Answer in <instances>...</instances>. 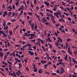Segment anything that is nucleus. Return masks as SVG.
I'll use <instances>...</instances> for the list:
<instances>
[{
  "mask_svg": "<svg viewBox=\"0 0 77 77\" xmlns=\"http://www.w3.org/2000/svg\"><path fill=\"white\" fill-rule=\"evenodd\" d=\"M42 18L43 22L44 23H45V22H47V20H46L45 18L43 17Z\"/></svg>",
  "mask_w": 77,
  "mask_h": 77,
  "instance_id": "11",
  "label": "nucleus"
},
{
  "mask_svg": "<svg viewBox=\"0 0 77 77\" xmlns=\"http://www.w3.org/2000/svg\"><path fill=\"white\" fill-rule=\"evenodd\" d=\"M68 20H70V21H71V19L70 17H68L67 18Z\"/></svg>",
  "mask_w": 77,
  "mask_h": 77,
  "instance_id": "55",
  "label": "nucleus"
},
{
  "mask_svg": "<svg viewBox=\"0 0 77 77\" xmlns=\"http://www.w3.org/2000/svg\"><path fill=\"white\" fill-rule=\"evenodd\" d=\"M69 62H71V57H69Z\"/></svg>",
  "mask_w": 77,
  "mask_h": 77,
  "instance_id": "41",
  "label": "nucleus"
},
{
  "mask_svg": "<svg viewBox=\"0 0 77 77\" xmlns=\"http://www.w3.org/2000/svg\"><path fill=\"white\" fill-rule=\"evenodd\" d=\"M32 66H33L34 69H35L36 68H36L35 67V66H36V65H35V64H34V63L32 64Z\"/></svg>",
  "mask_w": 77,
  "mask_h": 77,
  "instance_id": "31",
  "label": "nucleus"
},
{
  "mask_svg": "<svg viewBox=\"0 0 77 77\" xmlns=\"http://www.w3.org/2000/svg\"><path fill=\"white\" fill-rule=\"evenodd\" d=\"M64 59L66 60H67V59H68V54H66V56L64 57Z\"/></svg>",
  "mask_w": 77,
  "mask_h": 77,
  "instance_id": "15",
  "label": "nucleus"
},
{
  "mask_svg": "<svg viewBox=\"0 0 77 77\" xmlns=\"http://www.w3.org/2000/svg\"><path fill=\"white\" fill-rule=\"evenodd\" d=\"M5 31H6V30H8V27L7 25H6V26L5 27Z\"/></svg>",
  "mask_w": 77,
  "mask_h": 77,
  "instance_id": "20",
  "label": "nucleus"
},
{
  "mask_svg": "<svg viewBox=\"0 0 77 77\" xmlns=\"http://www.w3.org/2000/svg\"><path fill=\"white\" fill-rule=\"evenodd\" d=\"M76 51H74V54H75V56H77V50H76Z\"/></svg>",
  "mask_w": 77,
  "mask_h": 77,
  "instance_id": "22",
  "label": "nucleus"
},
{
  "mask_svg": "<svg viewBox=\"0 0 77 77\" xmlns=\"http://www.w3.org/2000/svg\"><path fill=\"white\" fill-rule=\"evenodd\" d=\"M17 21V20L16 19H13L11 20V22H15Z\"/></svg>",
  "mask_w": 77,
  "mask_h": 77,
  "instance_id": "23",
  "label": "nucleus"
},
{
  "mask_svg": "<svg viewBox=\"0 0 77 77\" xmlns=\"http://www.w3.org/2000/svg\"><path fill=\"white\" fill-rule=\"evenodd\" d=\"M61 33H63L64 32V33H65V31L64 29H63L61 31Z\"/></svg>",
  "mask_w": 77,
  "mask_h": 77,
  "instance_id": "37",
  "label": "nucleus"
},
{
  "mask_svg": "<svg viewBox=\"0 0 77 77\" xmlns=\"http://www.w3.org/2000/svg\"><path fill=\"white\" fill-rule=\"evenodd\" d=\"M72 59L73 62L75 63L76 61V60H75L73 58H72Z\"/></svg>",
  "mask_w": 77,
  "mask_h": 77,
  "instance_id": "39",
  "label": "nucleus"
},
{
  "mask_svg": "<svg viewBox=\"0 0 77 77\" xmlns=\"http://www.w3.org/2000/svg\"><path fill=\"white\" fill-rule=\"evenodd\" d=\"M36 8L37 10H39V7H36Z\"/></svg>",
  "mask_w": 77,
  "mask_h": 77,
  "instance_id": "57",
  "label": "nucleus"
},
{
  "mask_svg": "<svg viewBox=\"0 0 77 77\" xmlns=\"http://www.w3.org/2000/svg\"><path fill=\"white\" fill-rule=\"evenodd\" d=\"M9 33L10 35H12V34H13V33H12V32L11 31H9Z\"/></svg>",
  "mask_w": 77,
  "mask_h": 77,
  "instance_id": "18",
  "label": "nucleus"
},
{
  "mask_svg": "<svg viewBox=\"0 0 77 77\" xmlns=\"http://www.w3.org/2000/svg\"><path fill=\"white\" fill-rule=\"evenodd\" d=\"M9 69L11 71H12V68H11V65H9Z\"/></svg>",
  "mask_w": 77,
  "mask_h": 77,
  "instance_id": "26",
  "label": "nucleus"
},
{
  "mask_svg": "<svg viewBox=\"0 0 77 77\" xmlns=\"http://www.w3.org/2000/svg\"><path fill=\"white\" fill-rule=\"evenodd\" d=\"M44 3L47 6L48 5H50V3L48 2H45Z\"/></svg>",
  "mask_w": 77,
  "mask_h": 77,
  "instance_id": "9",
  "label": "nucleus"
},
{
  "mask_svg": "<svg viewBox=\"0 0 77 77\" xmlns=\"http://www.w3.org/2000/svg\"><path fill=\"white\" fill-rule=\"evenodd\" d=\"M55 45L56 47H58L59 46V44H58V42H57L55 43Z\"/></svg>",
  "mask_w": 77,
  "mask_h": 77,
  "instance_id": "24",
  "label": "nucleus"
},
{
  "mask_svg": "<svg viewBox=\"0 0 77 77\" xmlns=\"http://www.w3.org/2000/svg\"><path fill=\"white\" fill-rule=\"evenodd\" d=\"M53 11H56V8H54L53 9Z\"/></svg>",
  "mask_w": 77,
  "mask_h": 77,
  "instance_id": "63",
  "label": "nucleus"
},
{
  "mask_svg": "<svg viewBox=\"0 0 77 77\" xmlns=\"http://www.w3.org/2000/svg\"><path fill=\"white\" fill-rule=\"evenodd\" d=\"M71 41V39L70 38H68L67 40V42H69Z\"/></svg>",
  "mask_w": 77,
  "mask_h": 77,
  "instance_id": "52",
  "label": "nucleus"
},
{
  "mask_svg": "<svg viewBox=\"0 0 77 77\" xmlns=\"http://www.w3.org/2000/svg\"><path fill=\"white\" fill-rule=\"evenodd\" d=\"M3 25H4V29H5V22L4 21L3 23Z\"/></svg>",
  "mask_w": 77,
  "mask_h": 77,
  "instance_id": "27",
  "label": "nucleus"
},
{
  "mask_svg": "<svg viewBox=\"0 0 77 77\" xmlns=\"http://www.w3.org/2000/svg\"><path fill=\"white\" fill-rule=\"evenodd\" d=\"M58 39H59V40H60V42H61V43H62V39L61 38H60V37H58Z\"/></svg>",
  "mask_w": 77,
  "mask_h": 77,
  "instance_id": "17",
  "label": "nucleus"
},
{
  "mask_svg": "<svg viewBox=\"0 0 77 77\" xmlns=\"http://www.w3.org/2000/svg\"><path fill=\"white\" fill-rule=\"evenodd\" d=\"M54 14L55 15V16H56L57 18H59V15L56 13H54Z\"/></svg>",
  "mask_w": 77,
  "mask_h": 77,
  "instance_id": "12",
  "label": "nucleus"
},
{
  "mask_svg": "<svg viewBox=\"0 0 77 77\" xmlns=\"http://www.w3.org/2000/svg\"><path fill=\"white\" fill-rule=\"evenodd\" d=\"M6 15H8V13L6 11H5L3 14V17H5V16Z\"/></svg>",
  "mask_w": 77,
  "mask_h": 77,
  "instance_id": "4",
  "label": "nucleus"
},
{
  "mask_svg": "<svg viewBox=\"0 0 77 77\" xmlns=\"http://www.w3.org/2000/svg\"><path fill=\"white\" fill-rule=\"evenodd\" d=\"M62 52L63 53H65V51L64 50H62Z\"/></svg>",
  "mask_w": 77,
  "mask_h": 77,
  "instance_id": "56",
  "label": "nucleus"
},
{
  "mask_svg": "<svg viewBox=\"0 0 77 77\" xmlns=\"http://www.w3.org/2000/svg\"><path fill=\"white\" fill-rule=\"evenodd\" d=\"M58 12H57V14H58V15H61V11H58Z\"/></svg>",
  "mask_w": 77,
  "mask_h": 77,
  "instance_id": "14",
  "label": "nucleus"
},
{
  "mask_svg": "<svg viewBox=\"0 0 77 77\" xmlns=\"http://www.w3.org/2000/svg\"><path fill=\"white\" fill-rule=\"evenodd\" d=\"M28 53H29V54H30L31 56H32V55H33V54H34V52H33L30 51H29Z\"/></svg>",
  "mask_w": 77,
  "mask_h": 77,
  "instance_id": "8",
  "label": "nucleus"
},
{
  "mask_svg": "<svg viewBox=\"0 0 77 77\" xmlns=\"http://www.w3.org/2000/svg\"><path fill=\"white\" fill-rule=\"evenodd\" d=\"M2 63L3 64L5 65H8V63H5V61H2Z\"/></svg>",
  "mask_w": 77,
  "mask_h": 77,
  "instance_id": "16",
  "label": "nucleus"
},
{
  "mask_svg": "<svg viewBox=\"0 0 77 77\" xmlns=\"http://www.w3.org/2000/svg\"><path fill=\"white\" fill-rule=\"evenodd\" d=\"M44 34L45 36H46V35H47V32H46V31H45Z\"/></svg>",
  "mask_w": 77,
  "mask_h": 77,
  "instance_id": "48",
  "label": "nucleus"
},
{
  "mask_svg": "<svg viewBox=\"0 0 77 77\" xmlns=\"http://www.w3.org/2000/svg\"><path fill=\"white\" fill-rule=\"evenodd\" d=\"M66 48H67L68 47V43H66Z\"/></svg>",
  "mask_w": 77,
  "mask_h": 77,
  "instance_id": "53",
  "label": "nucleus"
},
{
  "mask_svg": "<svg viewBox=\"0 0 77 77\" xmlns=\"http://www.w3.org/2000/svg\"><path fill=\"white\" fill-rule=\"evenodd\" d=\"M47 66H48L47 65V64H45V65L44 67H45V69L47 68Z\"/></svg>",
  "mask_w": 77,
  "mask_h": 77,
  "instance_id": "59",
  "label": "nucleus"
},
{
  "mask_svg": "<svg viewBox=\"0 0 77 77\" xmlns=\"http://www.w3.org/2000/svg\"><path fill=\"white\" fill-rule=\"evenodd\" d=\"M64 14L65 15H66V16H68V13H66L65 12H64Z\"/></svg>",
  "mask_w": 77,
  "mask_h": 77,
  "instance_id": "49",
  "label": "nucleus"
},
{
  "mask_svg": "<svg viewBox=\"0 0 77 77\" xmlns=\"http://www.w3.org/2000/svg\"><path fill=\"white\" fill-rule=\"evenodd\" d=\"M34 29H35V30H36L37 29V25L35 26Z\"/></svg>",
  "mask_w": 77,
  "mask_h": 77,
  "instance_id": "42",
  "label": "nucleus"
},
{
  "mask_svg": "<svg viewBox=\"0 0 77 77\" xmlns=\"http://www.w3.org/2000/svg\"><path fill=\"white\" fill-rule=\"evenodd\" d=\"M75 36L76 35H77V31H75Z\"/></svg>",
  "mask_w": 77,
  "mask_h": 77,
  "instance_id": "62",
  "label": "nucleus"
},
{
  "mask_svg": "<svg viewBox=\"0 0 77 77\" xmlns=\"http://www.w3.org/2000/svg\"><path fill=\"white\" fill-rule=\"evenodd\" d=\"M27 60H28V58H26V59H24V61L25 63H26L27 62Z\"/></svg>",
  "mask_w": 77,
  "mask_h": 77,
  "instance_id": "25",
  "label": "nucleus"
},
{
  "mask_svg": "<svg viewBox=\"0 0 77 77\" xmlns=\"http://www.w3.org/2000/svg\"><path fill=\"white\" fill-rule=\"evenodd\" d=\"M34 3L35 5L36 4L37 2H36V0H34Z\"/></svg>",
  "mask_w": 77,
  "mask_h": 77,
  "instance_id": "50",
  "label": "nucleus"
},
{
  "mask_svg": "<svg viewBox=\"0 0 77 77\" xmlns=\"http://www.w3.org/2000/svg\"><path fill=\"white\" fill-rule=\"evenodd\" d=\"M38 72L39 73V74H41V73H42V72H43V69H39L38 71Z\"/></svg>",
  "mask_w": 77,
  "mask_h": 77,
  "instance_id": "5",
  "label": "nucleus"
},
{
  "mask_svg": "<svg viewBox=\"0 0 77 77\" xmlns=\"http://www.w3.org/2000/svg\"><path fill=\"white\" fill-rule=\"evenodd\" d=\"M49 24L50 23H49V22H46L45 23V24L46 26L48 25V24Z\"/></svg>",
  "mask_w": 77,
  "mask_h": 77,
  "instance_id": "28",
  "label": "nucleus"
},
{
  "mask_svg": "<svg viewBox=\"0 0 77 77\" xmlns=\"http://www.w3.org/2000/svg\"><path fill=\"white\" fill-rule=\"evenodd\" d=\"M52 75H56V73H52Z\"/></svg>",
  "mask_w": 77,
  "mask_h": 77,
  "instance_id": "47",
  "label": "nucleus"
},
{
  "mask_svg": "<svg viewBox=\"0 0 77 77\" xmlns=\"http://www.w3.org/2000/svg\"><path fill=\"white\" fill-rule=\"evenodd\" d=\"M31 41L32 42H35V40H31Z\"/></svg>",
  "mask_w": 77,
  "mask_h": 77,
  "instance_id": "35",
  "label": "nucleus"
},
{
  "mask_svg": "<svg viewBox=\"0 0 77 77\" xmlns=\"http://www.w3.org/2000/svg\"><path fill=\"white\" fill-rule=\"evenodd\" d=\"M68 51L69 52L70 54H72V52L71 51V49H70V48L68 47Z\"/></svg>",
  "mask_w": 77,
  "mask_h": 77,
  "instance_id": "6",
  "label": "nucleus"
},
{
  "mask_svg": "<svg viewBox=\"0 0 77 77\" xmlns=\"http://www.w3.org/2000/svg\"><path fill=\"white\" fill-rule=\"evenodd\" d=\"M34 26H35V25L34 24V23H31V27L32 30H34Z\"/></svg>",
  "mask_w": 77,
  "mask_h": 77,
  "instance_id": "7",
  "label": "nucleus"
},
{
  "mask_svg": "<svg viewBox=\"0 0 77 77\" xmlns=\"http://www.w3.org/2000/svg\"><path fill=\"white\" fill-rule=\"evenodd\" d=\"M12 54L13 57H15V52H13Z\"/></svg>",
  "mask_w": 77,
  "mask_h": 77,
  "instance_id": "46",
  "label": "nucleus"
},
{
  "mask_svg": "<svg viewBox=\"0 0 77 77\" xmlns=\"http://www.w3.org/2000/svg\"><path fill=\"white\" fill-rule=\"evenodd\" d=\"M3 53L2 52H0V56L1 57H3Z\"/></svg>",
  "mask_w": 77,
  "mask_h": 77,
  "instance_id": "19",
  "label": "nucleus"
},
{
  "mask_svg": "<svg viewBox=\"0 0 77 77\" xmlns=\"http://www.w3.org/2000/svg\"><path fill=\"white\" fill-rule=\"evenodd\" d=\"M65 71L64 70V69L63 68H61L60 69V73L61 74H63L65 72Z\"/></svg>",
  "mask_w": 77,
  "mask_h": 77,
  "instance_id": "1",
  "label": "nucleus"
},
{
  "mask_svg": "<svg viewBox=\"0 0 77 77\" xmlns=\"http://www.w3.org/2000/svg\"><path fill=\"white\" fill-rule=\"evenodd\" d=\"M16 74L18 75V76H19V75H20V73H18L17 72H16Z\"/></svg>",
  "mask_w": 77,
  "mask_h": 77,
  "instance_id": "58",
  "label": "nucleus"
},
{
  "mask_svg": "<svg viewBox=\"0 0 77 77\" xmlns=\"http://www.w3.org/2000/svg\"><path fill=\"white\" fill-rule=\"evenodd\" d=\"M23 3L24 5H26V3L25 2V1H24L23 2Z\"/></svg>",
  "mask_w": 77,
  "mask_h": 77,
  "instance_id": "60",
  "label": "nucleus"
},
{
  "mask_svg": "<svg viewBox=\"0 0 77 77\" xmlns=\"http://www.w3.org/2000/svg\"><path fill=\"white\" fill-rule=\"evenodd\" d=\"M19 27V25H17V26L15 27V28H14V30H16V29H17Z\"/></svg>",
  "mask_w": 77,
  "mask_h": 77,
  "instance_id": "36",
  "label": "nucleus"
},
{
  "mask_svg": "<svg viewBox=\"0 0 77 77\" xmlns=\"http://www.w3.org/2000/svg\"><path fill=\"white\" fill-rule=\"evenodd\" d=\"M27 46H30V44H26L24 46H22L23 49V50H25V48H26Z\"/></svg>",
  "mask_w": 77,
  "mask_h": 77,
  "instance_id": "2",
  "label": "nucleus"
},
{
  "mask_svg": "<svg viewBox=\"0 0 77 77\" xmlns=\"http://www.w3.org/2000/svg\"><path fill=\"white\" fill-rule=\"evenodd\" d=\"M32 23V20H30L29 21V25H31V23Z\"/></svg>",
  "mask_w": 77,
  "mask_h": 77,
  "instance_id": "54",
  "label": "nucleus"
},
{
  "mask_svg": "<svg viewBox=\"0 0 77 77\" xmlns=\"http://www.w3.org/2000/svg\"><path fill=\"white\" fill-rule=\"evenodd\" d=\"M34 72H37V68H36L34 69Z\"/></svg>",
  "mask_w": 77,
  "mask_h": 77,
  "instance_id": "44",
  "label": "nucleus"
},
{
  "mask_svg": "<svg viewBox=\"0 0 77 77\" xmlns=\"http://www.w3.org/2000/svg\"><path fill=\"white\" fill-rule=\"evenodd\" d=\"M3 36H5V38L7 37V35H6L5 34H3Z\"/></svg>",
  "mask_w": 77,
  "mask_h": 77,
  "instance_id": "43",
  "label": "nucleus"
},
{
  "mask_svg": "<svg viewBox=\"0 0 77 77\" xmlns=\"http://www.w3.org/2000/svg\"><path fill=\"white\" fill-rule=\"evenodd\" d=\"M18 65H19V67H21L22 66V65H21V63H19L18 64Z\"/></svg>",
  "mask_w": 77,
  "mask_h": 77,
  "instance_id": "40",
  "label": "nucleus"
},
{
  "mask_svg": "<svg viewBox=\"0 0 77 77\" xmlns=\"http://www.w3.org/2000/svg\"><path fill=\"white\" fill-rule=\"evenodd\" d=\"M7 25H11V23L8 22L7 23Z\"/></svg>",
  "mask_w": 77,
  "mask_h": 77,
  "instance_id": "64",
  "label": "nucleus"
},
{
  "mask_svg": "<svg viewBox=\"0 0 77 77\" xmlns=\"http://www.w3.org/2000/svg\"><path fill=\"white\" fill-rule=\"evenodd\" d=\"M48 45H49V47L50 48H51V49L53 47V46H52V45H51V44L50 43H48Z\"/></svg>",
  "mask_w": 77,
  "mask_h": 77,
  "instance_id": "13",
  "label": "nucleus"
},
{
  "mask_svg": "<svg viewBox=\"0 0 77 77\" xmlns=\"http://www.w3.org/2000/svg\"><path fill=\"white\" fill-rule=\"evenodd\" d=\"M50 15L51 17H52V18H51V20H52V21L54 20V18H55V17H54L53 14H50Z\"/></svg>",
  "mask_w": 77,
  "mask_h": 77,
  "instance_id": "3",
  "label": "nucleus"
},
{
  "mask_svg": "<svg viewBox=\"0 0 77 77\" xmlns=\"http://www.w3.org/2000/svg\"><path fill=\"white\" fill-rule=\"evenodd\" d=\"M46 54L48 56V57L49 59H50V60L51 61V57H49V55L48 54V53H46Z\"/></svg>",
  "mask_w": 77,
  "mask_h": 77,
  "instance_id": "21",
  "label": "nucleus"
},
{
  "mask_svg": "<svg viewBox=\"0 0 77 77\" xmlns=\"http://www.w3.org/2000/svg\"><path fill=\"white\" fill-rule=\"evenodd\" d=\"M54 3H56V1H54V2L53 1V2H51V3L52 4V5H54Z\"/></svg>",
  "mask_w": 77,
  "mask_h": 77,
  "instance_id": "34",
  "label": "nucleus"
},
{
  "mask_svg": "<svg viewBox=\"0 0 77 77\" xmlns=\"http://www.w3.org/2000/svg\"><path fill=\"white\" fill-rule=\"evenodd\" d=\"M17 72H19L20 74H22V73L21 72H20V70H19L17 71Z\"/></svg>",
  "mask_w": 77,
  "mask_h": 77,
  "instance_id": "38",
  "label": "nucleus"
},
{
  "mask_svg": "<svg viewBox=\"0 0 77 77\" xmlns=\"http://www.w3.org/2000/svg\"><path fill=\"white\" fill-rule=\"evenodd\" d=\"M31 37H33V36H35V34H30Z\"/></svg>",
  "mask_w": 77,
  "mask_h": 77,
  "instance_id": "30",
  "label": "nucleus"
},
{
  "mask_svg": "<svg viewBox=\"0 0 77 77\" xmlns=\"http://www.w3.org/2000/svg\"><path fill=\"white\" fill-rule=\"evenodd\" d=\"M24 36H28V34H27V32H25L24 34Z\"/></svg>",
  "mask_w": 77,
  "mask_h": 77,
  "instance_id": "32",
  "label": "nucleus"
},
{
  "mask_svg": "<svg viewBox=\"0 0 77 77\" xmlns=\"http://www.w3.org/2000/svg\"><path fill=\"white\" fill-rule=\"evenodd\" d=\"M63 63L62 62H59V64L60 65H62L63 64Z\"/></svg>",
  "mask_w": 77,
  "mask_h": 77,
  "instance_id": "61",
  "label": "nucleus"
},
{
  "mask_svg": "<svg viewBox=\"0 0 77 77\" xmlns=\"http://www.w3.org/2000/svg\"><path fill=\"white\" fill-rule=\"evenodd\" d=\"M58 21H60V22H65V20H63V18H61V19H60L59 20H58Z\"/></svg>",
  "mask_w": 77,
  "mask_h": 77,
  "instance_id": "10",
  "label": "nucleus"
},
{
  "mask_svg": "<svg viewBox=\"0 0 77 77\" xmlns=\"http://www.w3.org/2000/svg\"><path fill=\"white\" fill-rule=\"evenodd\" d=\"M7 62L10 65H11L12 64V63H11V62L9 61H7Z\"/></svg>",
  "mask_w": 77,
  "mask_h": 77,
  "instance_id": "33",
  "label": "nucleus"
},
{
  "mask_svg": "<svg viewBox=\"0 0 77 77\" xmlns=\"http://www.w3.org/2000/svg\"><path fill=\"white\" fill-rule=\"evenodd\" d=\"M50 40V38L49 37H48V39H47L46 40V41H49V40Z\"/></svg>",
  "mask_w": 77,
  "mask_h": 77,
  "instance_id": "29",
  "label": "nucleus"
},
{
  "mask_svg": "<svg viewBox=\"0 0 77 77\" xmlns=\"http://www.w3.org/2000/svg\"><path fill=\"white\" fill-rule=\"evenodd\" d=\"M55 26L56 27L57 26V27H59V26H60V25H59V24H56L55 25Z\"/></svg>",
  "mask_w": 77,
  "mask_h": 77,
  "instance_id": "51",
  "label": "nucleus"
},
{
  "mask_svg": "<svg viewBox=\"0 0 77 77\" xmlns=\"http://www.w3.org/2000/svg\"><path fill=\"white\" fill-rule=\"evenodd\" d=\"M48 65H51V62L50 61L48 62Z\"/></svg>",
  "mask_w": 77,
  "mask_h": 77,
  "instance_id": "45",
  "label": "nucleus"
}]
</instances>
